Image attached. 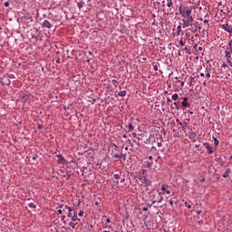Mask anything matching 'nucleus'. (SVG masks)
Here are the masks:
<instances>
[{"instance_id": "nucleus-1", "label": "nucleus", "mask_w": 232, "mask_h": 232, "mask_svg": "<svg viewBox=\"0 0 232 232\" xmlns=\"http://www.w3.org/2000/svg\"><path fill=\"white\" fill-rule=\"evenodd\" d=\"M148 196L150 202H152V204H160L164 200V197L159 188H152L148 192Z\"/></svg>"}, {"instance_id": "nucleus-2", "label": "nucleus", "mask_w": 232, "mask_h": 232, "mask_svg": "<svg viewBox=\"0 0 232 232\" xmlns=\"http://www.w3.org/2000/svg\"><path fill=\"white\" fill-rule=\"evenodd\" d=\"M179 14L181 17H192L191 14H193V8L188 5H180L179 6Z\"/></svg>"}, {"instance_id": "nucleus-3", "label": "nucleus", "mask_w": 232, "mask_h": 232, "mask_svg": "<svg viewBox=\"0 0 232 232\" xmlns=\"http://www.w3.org/2000/svg\"><path fill=\"white\" fill-rule=\"evenodd\" d=\"M193 16H182V28H193Z\"/></svg>"}, {"instance_id": "nucleus-4", "label": "nucleus", "mask_w": 232, "mask_h": 232, "mask_svg": "<svg viewBox=\"0 0 232 232\" xmlns=\"http://www.w3.org/2000/svg\"><path fill=\"white\" fill-rule=\"evenodd\" d=\"M68 211L67 217L72 219V222H81V219L77 218V216H72L73 213V207L65 206L63 208V213H66Z\"/></svg>"}, {"instance_id": "nucleus-5", "label": "nucleus", "mask_w": 232, "mask_h": 232, "mask_svg": "<svg viewBox=\"0 0 232 232\" xmlns=\"http://www.w3.org/2000/svg\"><path fill=\"white\" fill-rule=\"evenodd\" d=\"M220 27L222 28V30H225V32H227L228 34H232V25L225 23L223 24H220Z\"/></svg>"}, {"instance_id": "nucleus-6", "label": "nucleus", "mask_w": 232, "mask_h": 232, "mask_svg": "<svg viewBox=\"0 0 232 232\" xmlns=\"http://www.w3.org/2000/svg\"><path fill=\"white\" fill-rule=\"evenodd\" d=\"M186 137H188L189 140H192L193 142H197L198 137H197V132L195 131H190L188 134H186Z\"/></svg>"}, {"instance_id": "nucleus-7", "label": "nucleus", "mask_w": 232, "mask_h": 232, "mask_svg": "<svg viewBox=\"0 0 232 232\" xmlns=\"http://www.w3.org/2000/svg\"><path fill=\"white\" fill-rule=\"evenodd\" d=\"M42 26L44 28H47L48 30H50V28H52L53 26V24H52V23H50V21L48 20H44L43 23H42Z\"/></svg>"}, {"instance_id": "nucleus-8", "label": "nucleus", "mask_w": 232, "mask_h": 232, "mask_svg": "<svg viewBox=\"0 0 232 232\" xmlns=\"http://www.w3.org/2000/svg\"><path fill=\"white\" fill-rule=\"evenodd\" d=\"M203 146L208 150V155H211L213 153V148L211 147V145H209L208 142H204Z\"/></svg>"}, {"instance_id": "nucleus-9", "label": "nucleus", "mask_w": 232, "mask_h": 232, "mask_svg": "<svg viewBox=\"0 0 232 232\" xmlns=\"http://www.w3.org/2000/svg\"><path fill=\"white\" fill-rule=\"evenodd\" d=\"M167 6L169 9V12L173 14V0H167Z\"/></svg>"}, {"instance_id": "nucleus-10", "label": "nucleus", "mask_w": 232, "mask_h": 232, "mask_svg": "<svg viewBox=\"0 0 232 232\" xmlns=\"http://www.w3.org/2000/svg\"><path fill=\"white\" fill-rule=\"evenodd\" d=\"M126 128H128L130 131H133V130H135V126L133 125V118H131V120L129 121V124L126 125Z\"/></svg>"}, {"instance_id": "nucleus-11", "label": "nucleus", "mask_w": 232, "mask_h": 232, "mask_svg": "<svg viewBox=\"0 0 232 232\" xmlns=\"http://www.w3.org/2000/svg\"><path fill=\"white\" fill-rule=\"evenodd\" d=\"M56 157L58 158V164H64L66 162V160H64V157H63V155L59 154L56 155Z\"/></svg>"}, {"instance_id": "nucleus-12", "label": "nucleus", "mask_w": 232, "mask_h": 232, "mask_svg": "<svg viewBox=\"0 0 232 232\" xmlns=\"http://www.w3.org/2000/svg\"><path fill=\"white\" fill-rule=\"evenodd\" d=\"M177 35H184V32H182V24L177 26Z\"/></svg>"}, {"instance_id": "nucleus-13", "label": "nucleus", "mask_w": 232, "mask_h": 232, "mask_svg": "<svg viewBox=\"0 0 232 232\" xmlns=\"http://www.w3.org/2000/svg\"><path fill=\"white\" fill-rule=\"evenodd\" d=\"M65 206H68V205H64V204H62V205H59V209H58V215H63V213H64V207Z\"/></svg>"}, {"instance_id": "nucleus-14", "label": "nucleus", "mask_w": 232, "mask_h": 232, "mask_svg": "<svg viewBox=\"0 0 232 232\" xmlns=\"http://www.w3.org/2000/svg\"><path fill=\"white\" fill-rule=\"evenodd\" d=\"M231 175V169H227L225 173L223 174V179H227Z\"/></svg>"}, {"instance_id": "nucleus-15", "label": "nucleus", "mask_w": 232, "mask_h": 232, "mask_svg": "<svg viewBox=\"0 0 232 232\" xmlns=\"http://www.w3.org/2000/svg\"><path fill=\"white\" fill-rule=\"evenodd\" d=\"M144 184V188H151L153 181H151V179H149V181H145L143 182Z\"/></svg>"}, {"instance_id": "nucleus-16", "label": "nucleus", "mask_w": 232, "mask_h": 232, "mask_svg": "<svg viewBox=\"0 0 232 232\" xmlns=\"http://www.w3.org/2000/svg\"><path fill=\"white\" fill-rule=\"evenodd\" d=\"M161 190L165 191L167 193V195H170V193H171V190L168 189V187H166V185H162Z\"/></svg>"}, {"instance_id": "nucleus-17", "label": "nucleus", "mask_w": 232, "mask_h": 232, "mask_svg": "<svg viewBox=\"0 0 232 232\" xmlns=\"http://www.w3.org/2000/svg\"><path fill=\"white\" fill-rule=\"evenodd\" d=\"M69 226H70L71 227H72V229H75V226H79V222H77V221H71V222L69 223Z\"/></svg>"}, {"instance_id": "nucleus-18", "label": "nucleus", "mask_w": 232, "mask_h": 232, "mask_svg": "<svg viewBox=\"0 0 232 232\" xmlns=\"http://www.w3.org/2000/svg\"><path fill=\"white\" fill-rule=\"evenodd\" d=\"M181 106H183V108H191V104L188 102H181Z\"/></svg>"}, {"instance_id": "nucleus-19", "label": "nucleus", "mask_w": 232, "mask_h": 232, "mask_svg": "<svg viewBox=\"0 0 232 232\" xmlns=\"http://www.w3.org/2000/svg\"><path fill=\"white\" fill-rule=\"evenodd\" d=\"M179 126L183 129L186 130L188 126V121H184V122H179Z\"/></svg>"}, {"instance_id": "nucleus-20", "label": "nucleus", "mask_w": 232, "mask_h": 232, "mask_svg": "<svg viewBox=\"0 0 232 232\" xmlns=\"http://www.w3.org/2000/svg\"><path fill=\"white\" fill-rule=\"evenodd\" d=\"M148 170L147 169H140L138 174L141 175L142 177H145L147 175Z\"/></svg>"}, {"instance_id": "nucleus-21", "label": "nucleus", "mask_w": 232, "mask_h": 232, "mask_svg": "<svg viewBox=\"0 0 232 232\" xmlns=\"http://www.w3.org/2000/svg\"><path fill=\"white\" fill-rule=\"evenodd\" d=\"M149 180H150V178L148 177V174H145V175L143 176V179L141 180V182H142V184H143L144 182H148Z\"/></svg>"}, {"instance_id": "nucleus-22", "label": "nucleus", "mask_w": 232, "mask_h": 232, "mask_svg": "<svg viewBox=\"0 0 232 232\" xmlns=\"http://www.w3.org/2000/svg\"><path fill=\"white\" fill-rule=\"evenodd\" d=\"M205 73H211V65H207L205 69Z\"/></svg>"}, {"instance_id": "nucleus-23", "label": "nucleus", "mask_w": 232, "mask_h": 232, "mask_svg": "<svg viewBox=\"0 0 232 232\" xmlns=\"http://www.w3.org/2000/svg\"><path fill=\"white\" fill-rule=\"evenodd\" d=\"M184 51L186 52V53H188V55H191V49L188 46L184 47Z\"/></svg>"}, {"instance_id": "nucleus-24", "label": "nucleus", "mask_w": 232, "mask_h": 232, "mask_svg": "<svg viewBox=\"0 0 232 232\" xmlns=\"http://www.w3.org/2000/svg\"><path fill=\"white\" fill-rule=\"evenodd\" d=\"M77 6L78 8H82V6H84V2L82 0H81L80 2L77 3Z\"/></svg>"}, {"instance_id": "nucleus-25", "label": "nucleus", "mask_w": 232, "mask_h": 232, "mask_svg": "<svg viewBox=\"0 0 232 232\" xmlns=\"http://www.w3.org/2000/svg\"><path fill=\"white\" fill-rule=\"evenodd\" d=\"M119 97H126V91H121L118 92Z\"/></svg>"}, {"instance_id": "nucleus-26", "label": "nucleus", "mask_w": 232, "mask_h": 232, "mask_svg": "<svg viewBox=\"0 0 232 232\" xmlns=\"http://www.w3.org/2000/svg\"><path fill=\"white\" fill-rule=\"evenodd\" d=\"M28 96L27 95H24V96H22L21 97V101H22V102H26L27 101H28Z\"/></svg>"}, {"instance_id": "nucleus-27", "label": "nucleus", "mask_w": 232, "mask_h": 232, "mask_svg": "<svg viewBox=\"0 0 232 232\" xmlns=\"http://www.w3.org/2000/svg\"><path fill=\"white\" fill-rule=\"evenodd\" d=\"M193 83H195V78L189 77L188 78V84H189V86H191V84H193Z\"/></svg>"}, {"instance_id": "nucleus-28", "label": "nucleus", "mask_w": 232, "mask_h": 232, "mask_svg": "<svg viewBox=\"0 0 232 232\" xmlns=\"http://www.w3.org/2000/svg\"><path fill=\"white\" fill-rule=\"evenodd\" d=\"M171 99H172V101H179V94L174 93V94L171 96Z\"/></svg>"}, {"instance_id": "nucleus-29", "label": "nucleus", "mask_w": 232, "mask_h": 232, "mask_svg": "<svg viewBox=\"0 0 232 232\" xmlns=\"http://www.w3.org/2000/svg\"><path fill=\"white\" fill-rule=\"evenodd\" d=\"M174 106H175L176 110H180V103L179 102H175Z\"/></svg>"}, {"instance_id": "nucleus-30", "label": "nucleus", "mask_w": 232, "mask_h": 232, "mask_svg": "<svg viewBox=\"0 0 232 232\" xmlns=\"http://www.w3.org/2000/svg\"><path fill=\"white\" fill-rule=\"evenodd\" d=\"M28 206L33 209H35L37 208V205H35L34 203H29Z\"/></svg>"}, {"instance_id": "nucleus-31", "label": "nucleus", "mask_w": 232, "mask_h": 232, "mask_svg": "<svg viewBox=\"0 0 232 232\" xmlns=\"http://www.w3.org/2000/svg\"><path fill=\"white\" fill-rule=\"evenodd\" d=\"M188 30H190L192 34H197L198 32V29L197 28L193 29V27H188Z\"/></svg>"}, {"instance_id": "nucleus-32", "label": "nucleus", "mask_w": 232, "mask_h": 232, "mask_svg": "<svg viewBox=\"0 0 232 232\" xmlns=\"http://www.w3.org/2000/svg\"><path fill=\"white\" fill-rule=\"evenodd\" d=\"M137 179H139V180H140L142 182L143 179H144V176L137 173Z\"/></svg>"}, {"instance_id": "nucleus-33", "label": "nucleus", "mask_w": 232, "mask_h": 232, "mask_svg": "<svg viewBox=\"0 0 232 232\" xmlns=\"http://www.w3.org/2000/svg\"><path fill=\"white\" fill-rule=\"evenodd\" d=\"M65 218H66V215L65 214L61 216V220L63 222V224H66Z\"/></svg>"}, {"instance_id": "nucleus-34", "label": "nucleus", "mask_w": 232, "mask_h": 232, "mask_svg": "<svg viewBox=\"0 0 232 232\" xmlns=\"http://www.w3.org/2000/svg\"><path fill=\"white\" fill-rule=\"evenodd\" d=\"M174 139H180V134L179 132H176L173 134Z\"/></svg>"}, {"instance_id": "nucleus-35", "label": "nucleus", "mask_w": 232, "mask_h": 232, "mask_svg": "<svg viewBox=\"0 0 232 232\" xmlns=\"http://www.w3.org/2000/svg\"><path fill=\"white\" fill-rule=\"evenodd\" d=\"M153 70H154L155 72H159V65H157V63H156V64H153Z\"/></svg>"}, {"instance_id": "nucleus-36", "label": "nucleus", "mask_w": 232, "mask_h": 232, "mask_svg": "<svg viewBox=\"0 0 232 232\" xmlns=\"http://www.w3.org/2000/svg\"><path fill=\"white\" fill-rule=\"evenodd\" d=\"M112 84L113 86L117 87V85L119 84V82L117 80H112Z\"/></svg>"}, {"instance_id": "nucleus-37", "label": "nucleus", "mask_w": 232, "mask_h": 232, "mask_svg": "<svg viewBox=\"0 0 232 232\" xmlns=\"http://www.w3.org/2000/svg\"><path fill=\"white\" fill-rule=\"evenodd\" d=\"M113 159H122V156H121L119 154H114Z\"/></svg>"}, {"instance_id": "nucleus-38", "label": "nucleus", "mask_w": 232, "mask_h": 232, "mask_svg": "<svg viewBox=\"0 0 232 232\" xmlns=\"http://www.w3.org/2000/svg\"><path fill=\"white\" fill-rule=\"evenodd\" d=\"M215 146H218V140L217 138H213Z\"/></svg>"}, {"instance_id": "nucleus-39", "label": "nucleus", "mask_w": 232, "mask_h": 232, "mask_svg": "<svg viewBox=\"0 0 232 232\" xmlns=\"http://www.w3.org/2000/svg\"><path fill=\"white\" fill-rule=\"evenodd\" d=\"M114 179H115L116 180H119V179H121V175H119V174H114Z\"/></svg>"}, {"instance_id": "nucleus-40", "label": "nucleus", "mask_w": 232, "mask_h": 232, "mask_svg": "<svg viewBox=\"0 0 232 232\" xmlns=\"http://www.w3.org/2000/svg\"><path fill=\"white\" fill-rule=\"evenodd\" d=\"M27 23H34V19H32V16L27 17Z\"/></svg>"}, {"instance_id": "nucleus-41", "label": "nucleus", "mask_w": 232, "mask_h": 232, "mask_svg": "<svg viewBox=\"0 0 232 232\" xmlns=\"http://www.w3.org/2000/svg\"><path fill=\"white\" fill-rule=\"evenodd\" d=\"M4 6H5V8H8V6H10V2H5Z\"/></svg>"}, {"instance_id": "nucleus-42", "label": "nucleus", "mask_w": 232, "mask_h": 232, "mask_svg": "<svg viewBox=\"0 0 232 232\" xmlns=\"http://www.w3.org/2000/svg\"><path fill=\"white\" fill-rule=\"evenodd\" d=\"M226 57H227V59H229L231 57V53H228L227 51H226Z\"/></svg>"}, {"instance_id": "nucleus-43", "label": "nucleus", "mask_w": 232, "mask_h": 232, "mask_svg": "<svg viewBox=\"0 0 232 232\" xmlns=\"http://www.w3.org/2000/svg\"><path fill=\"white\" fill-rule=\"evenodd\" d=\"M185 37H191V33H189V32H187L186 34H185Z\"/></svg>"}, {"instance_id": "nucleus-44", "label": "nucleus", "mask_w": 232, "mask_h": 232, "mask_svg": "<svg viewBox=\"0 0 232 232\" xmlns=\"http://www.w3.org/2000/svg\"><path fill=\"white\" fill-rule=\"evenodd\" d=\"M227 64H229V66H231V67H232V62H231V59H227Z\"/></svg>"}, {"instance_id": "nucleus-45", "label": "nucleus", "mask_w": 232, "mask_h": 232, "mask_svg": "<svg viewBox=\"0 0 232 232\" xmlns=\"http://www.w3.org/2000/svg\"><path fill=\"white\" fill-rule=\"evenodd\" d=\"M43 128H44V125H41V124H38V125H37V129H38V130H43Z\"/></svg>"}, {"instance_id": "nucleus-46", "label": "nucleus", "mask_w": 232, "mask_h": 232, "mask_svg": "<svg viewBox=\"0 0 232 232\" xmlns=\"http://www.w3.org/2000/svg\"><path fill=\"white\" fill-rule=\"evenodd\" d=\"M175 202L172 200V199H169V204L171 206V207H173V204H174Z\"/></svg>"}, {"instance_id": "nucleus-47", "label": "nucleus", "mask_w": 232, "mask_h": 232, "mask_svg": "<svg viewBox=\"0 0 232 232\" xmlns=\"http://www.w3.org/2000/svg\"><path fill=\"white\" fill-rule=\"evenodd\" d=\"M78 215H79L80 217H82V215H84V211H83V210H81V211L78 213Z\"/></svg>"}, {"instance_id": "nucleus-48", "label": "nucleus", "mask_w": 232, "mask_h": 232, "mask_svg": "<svg viewBox=\"0 0 232 232\" xmlns=\"http://www.w3.org/2000/svg\"><path fill=\"white\" fill-rule=\"evenodd\" d=\"M206 77H207V79H209L211 77V72L206 73Z\"/></svg>"}, {"instance_id": "nucleus-49", "label": "nucleus", "mask_w": 232, "mask_h": 232, "mask_svg": "<svg viewBox=\"0 0 232 232\" xmlns=\"http://www.w3.org/2000/svg\"><path fill=\"white\" fill-rule=\"evenodd\" d=\"M185 206H186L188 209H191V205H188V202H185Z\"/></svg>"}, {"instance_id": "nucleus-50", "label": "nucleus", "mask_w": 232, "mask_h": 232, "mask_svg": "<svg viewBox=\"0 0 232 232\" xmlns=\"http://www.w3.org/2000/svg\"><path fill=\"white\" fill-rule=\"evenodd\" d=\"M179 44H180L181 46H184V44H186V43H184V41L180 40V41H179Z\"/></svg>"}, {"instance_id": "nucleus-51", "label": "nucleus", "mask_w": 232, "mask_h": 232, "mask_svg": "<svg viewBox=\"0 0 232 232\" xmlns=\"http://www.w3.org/2000/svg\"><path fill=\"white\" fill-rule=\"evenodd\" d=\"M221 68H227V64L226 63H222Z\"/></svg>"}, {"instance_id": "nucleus-52", "label": "nucleus", "mask_w": 232, "mask_h": 232, "mask_svg": "<svg viewBox=\"0 0 232 232\" xmlns=\"http://www.w3.org/2000/svg\"><path fill=\"white\" fill-rule=\"evenodd\" d=\"M125 182H126V179L122 178V179H121V184H124Z\"/></svg>"}, {"instance_id": "nucleus-53", "label": "nucleus", "mask_w": 232, "mask_h": 232, "mask_svg": "<svg viewBox=\"0 0 232 232\" xmlns=\"http://www.w3.org/2000/svg\"><path fill=\"white\" fill-rule=\"evenodd\" d=\"M132 137H133L134 139H137V132H132Z\"/></svg>"}, {"instance_id": "nucleus-54", "label": "nucleus", "mask_w": 232, "mask_h": 232, "mask_svg": "<svg viewBox=\"0 0 232 232\" xmlns=\"http://www.w3.org/2000/svg\"><path fill=\"white\" fill-rule=\"evenodd\" d=\"M145 191L150 193V187H145Z\"/></svg>"}, {"instance_id": "nucleus-55", "label": "nucleus", "mask_w": 232, "mask_h": 232, "mask_svg": "<svg viewBox=\"0 0 232 232\" xmlns=\"http://www.w3.org/2000/svg\"><path fill=\"white\" fill-rule=\"evenodd\" d=\"M182 102H188V97H184Z\"/></svg>"}, {"instance_id": "nucleus-56", "label": "nucleus", "mask_w": 232, "mask_h": 232, "mask_svg": "<svg viewBox=\"0 0 232 232\" xmlns=\"http://www.w3.org/2000/svg\"><path fill=\"white\" fill-rule=\"evenodd\" d=\"M203 23H204L205 24H208V23H209V20L205 19V20H203Z\"/></svg>"}, {"instance_id": "nucleus-57", "label": "nucleus", "mask_w": 232, "mask_h": 232, "mask_svg": "<svg viewBox=\"0 0 232 232\" xmlns=\"http://www.w3.org/2000/svg\"><path fill=\"white\" fill-rule=\"evenodd\" d=\"M56 63H57V64H61V58H58V59L56 60Z\"/></svg>"}, {"instance_id": "nucleus-58", "label": "nucleus", "mask_w": 232, "mask_h": 232, "mask_svg": "<svg viewBox=\"0 0 232 232\" xmlns=\"http://www.w3.org/2000/svg\"><path fill=\"white\" fill-rule=\"evenodd\" d=\"M72 217H77V211H73V213H72Z\"/></svg>"}, {"instance_id": "nucleus-59", "label": "nucleus", "mask_w": 232, "mask_h": 232, "mask_svg": "<svg viewBox=\"0 0 232 232\" xmlns=\"http://www.w3.org/2000/svg\"><path fill=\"white\" fill-rule=\"evenodd\" d=\"M162 147V142H158V148H161Z\"/></svg>"}, {"instance_id": "nucleus-60", "label": "nucleus", "mask_w": 232, "mask_h": 232, "mask_svg": "<svg viewBox=\"0 0 232 232\" xmlns=\"http://www.w3.org/2000/svg\"><path fill=\"white\" fill-rule=\"evenodd\" d=\"M121 157H122L123 160H126V154H122Z\"/></svg>"}, {"instance_id": "nucleus-61", "label": "nucleus", "mask_w": 232, "mask_h": 232, "mask_svg": "<svg viewBox=\"0 0 232 232\" xmlns=\"http://www.w3.org/2000/svg\"><path fill=\"white\" fill-rule=\"evenodd\" d=\"M227 52L230 53V54H231V53H232V46H229V50Z\"/></svg>"}, {"instance_id": "nucleus-62", "label": "nucleus", "mask_w": 232, "mask_h": 232, "mask_svg": "<svg viewBox=\"0 0 232 232\" xmlns=\"http://www.w3.org/2000/svg\"><path fill=\"white\" fill-rule=\"evenodd\" d=\"M179 86L184 87V82H180Z\"/></svg>"}, {"instance_id": "nucleus-63", "label": "nucleus", "mask_w": 232, "mask_h": 232, "mask_svg": "<svg viewBox=\"0 0 232 232\" xmlns=\"http://www.w3.org/2000/svg\"><path fill=\"white\" fill-rule=\"evenodd\" d=\"M228 46H232V39L229 41Z\"/></svg>"}, {"instance_id": "nucleus-64", "label": "nucleus", "mask_w": 232, "mask_h": 232, "mask_svg": "<svg viewBox=\"0 0 232 232\" xmlns=\"http://www.w3.org/2000/svg\"><path fill=\"white\" fill-rule=\"evenodd\" d=\"M200 213H202V210H198L197 211V215H200Z\"/></svg>"}]
</instances>
